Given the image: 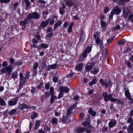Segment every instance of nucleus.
I'll return each mask as SVG.
<instances>
[{
  "instance_id": "obj_54",
  "label": "nucleus",
  "mask_w": 133,
  "mask_h": 133,
  "mask_svg": "<svg viewBox=\"0 0 133 133\" xmlns=\"http://www.w3.org/2000/svg\"><path fill=\"white\" fill-rule=\"evenodd\" d=\"M87 53L85 51H84L82 55V57L83 58H85L87 56Z\"/></svg>"
},
{
  "instance_id": "obj_14",
  "label": "nucleus",
  "mask_w": 133,
  "mask_h": 133,
  "mask_svg": "<svg viewBox=\"0 0 133 133\" xmlns=\"http://www.w3.org/2000/svg\"><path fill=\"white\" fill-rule=\"evenodd\" d=\"M117 121L115 119H113L109 122L108 126L110 128L114 127L116 124Z\"/></svg>"
},
{
  "instance_id": "obj_23",
  "label": "nucleus",
  "mask_w": 133,
  "mask_h": 133,
  "mask_svg": "<svg viewBox=\"0 0 133 133\" xmlns=\"http://www.w3.org/2000/svg\"><path fill=\"white\" fill-rule=\"evenodd\" d=\"M41 124V121L40 120H37L35 122V126L34 127V129L37 130L38 129L39 127L40 126Z\"/></svg>"
},
{
  "instance_id": "obj_25",
  "label": "nucleus",
  "mask_w": 133,
  "mask_h": 133,
  "mask_svg": "<svg viewBox=\"0 0 133 133\" xmlns=\"http://www.w3.org/2000/svg\"><path fill=\"white\" fill-rule=\"evenodd\" d=\"M62 23L61 21H59L56 22L54 25V30L55 29L57 28L60 26Z\"/></svg>"
},
{
  "instance_id": "obj_52",
  "label": "nucleus",
  "mask_w": 133,
  "mask_h": 133,
  "mask_svg": "<svg viewBox=\"0 0 133 133\" xmlns=\"http://www.w3.org/2000/svg\"><path fill=\"white\" fill-rule=\"evenodd\" d=\"M108 127L104 126L102 128V131L103 132H106L108 131Z\"/></svg>"
},
{
  "instance_id": "obj_26",
  "label": "nucleus",
  "mask_w": 133,
  "mask_h": 133,
  "mask_svg": "<svg viewBox=\"0 0 133 133\" xmlns=\"http://www.w3.org/2000/svg\"><path fill=\"white\" fill-rule=\"evenodd\" d=\"M125 96L127 97H128L129 100L131 99V96L129 90H125Z\"/></svg>"
},
{
  "instance_id": "obj_61",
  "label": "nucleus",
  "mask_w": 133,
  "mask_h": 133,
  "mask_svg": "<svg viewBox=\"0 0 133 133\" xmlns=\"http://www.w3.org/2000/svg\"><path fill=\"white\" fill-rule=\"evenodd\" d=\"M75 103L76 104H73L72 105H71V106L70 107V108H71L72 110H73V109L74 108H75L77 106V105H76L77 103V102H75Z\"/></svg>"
},
{
  "instance_id": "obj_39",
  "label": "nucleus",
  "mask_w": 133,
  "mask_h": 133,
  "mask_svg": "<svg viewBox=\"0 0 133 133\" xmlns=\"http://www.w3.org/2000/svg\"><path fill=\"white\" fill-rule=\"evenodd\" d=\"M50 95V93L48 91H45L44 92V96L45 98H47L49 97Z\"/></svg>"
},
{
  "instance_id": "obj_63",
  "label": "nucleus",
  "mask_w": 133,
  "mask_h": 133,
  "mask_svg": "<svg viewBox=\"0 0 133 133\" xmlns=\"http://www.w3.org/2000/svg\"><path fill=\"white\" fill-rule=\"evenodd\" d=\"M105 16L104 15H101L99 17V19L101 20H103L105 18Z\"/></svg>"
},
{
  "instance_id": "obj_35",
  "label": "nucleus",
  "mask_w": 133,
  "mask_h": 133,
  "mask_svg": "<svg viewBox=\"0 0 133 133\" xmlns=\"http://www.w3.org/2000/svg\"><path fill=\"white\" fill-rule=\"evenodd\" d=\"M17 72L16 71H14L12 74V77L13 78H17Z\"/></svg>"
},
{
  "instance_id": "obj_50",
  "label": "nucleus",
  "mask_w": 133,
  "mask_h": 133,
  "mask_svg": "<svg viewBox=\"0 0 133 133\" xmlns=\"http://www.w3.org/2000/svg\"><path fill=\"white\" fill-rule=\"evenodd\" d=\"M109 11V8L108 6L105 7L104 10V12L105 13H107Z\"/></svg>"
},
{
  "instance_id": "obj_38",
  "label": "nucleus",
  "mask_w": 133,
  "mask_h": 133,
  "mask_svg": "<svg viewBox=\"0 0 133 133\" xmlns=\"http://www.w3.org/2000/svg\"><path fill=\"white\" fill-rule=\"evenodd\" d=\"M16 111V109H13L10 111L8 112V113L10 115H13L15 114Z\"/></svg>"
},
{
  "instance_id": "obj_34",
  "label": "nucleus",
  "mask_w": 133,
  "mask_h": 133,
  "mask_svg": "<svg viewBox=\"0 0 133 133\" xmlns=\"http://www.w3.org/2000/svg\"><path fill=\"white\" fill-rule=\"evenodd\" d=\"M33 115L31 116V118L33 119L37 117L38 116L37 114L35 112H33Z\"/></svg>"
},
{
  "instance_id": "obj_62",
  "label": "nucleus",
  "mask_w": 133,
  "mask_h": 133,
  "mask_svg": "<svg viewBox=\"0 0 133 133\" xmlns=\"http://www.w3.org/2000/svg\"><path fill=\"white\" fill-rule=\"evenodd\" d=\"M36 44H31V48H39V47H37L36 45Z\"/></svg>"
},
{
  "instance_id": "obj_3",
  "label": "nucleus",
  "mask_w": 133,
  "mask_h": 133,
  "mask_svg": "<svg viewBox=\"0 0 133 133\" xmlns=\"http://www.w3.org/2000/svg\"><path fill=\"white\" fill-rule=\"evenodd\" d=\"M127 123H130L127 128L128 133H133V119L131 117H130L127 121Z\"/></svg>"
},
{
  "instance_id": "obj_29",
  "label": "nucleus",
  "mask_w": 133,
  "mask_h": 133,
  "mask_svg": "<svg viewBox=\"0 0 133 133\" xmlns=\"http://www.w3.org/2000/svg\"><path fill=\"white\" fill-rule=\"evenodd\" d=\"M73 2L71 0H68L66 2V5L67 6L71 7L73 5Z\"/></svg>"
},
{
  "instance_id": "obj_11",
  "label": "nucleus",
  "mask_w": 133,
  "mask_h": 133,
  "mask_svg": "<svg viewBox=\"0 0 133 133\" xmlns=\"http://www.w3.org/2000/svg\"><path fill=\"white\" fill-rule=\"evenodd\" d=\"M113 12L116 15L119 14L121 11V10L118 6H116L114 7L112 10Z\"/></svg>"
},
{
  "instance_id": "obj_57",
  "label": "nucleus",
  "mask_w": 133,
  "mask_h": 133,
  "mask_svg": "<svg viewBox=\"0 0 133 133\" xmlns=\"http://www.w3.org/2000/svg\"><path fill=\"white\" fill-rule=\"evenodd\" d=\"M43 84L44 83L43 82H41L39 84L37 87V88L39 89L41 88L43 85Z\"/></svg>"
},
{
  "instance_id": "obj_33",
  "label": "nucleus",
  "mask_w": 133,
  "mask_h": 133,
  "mask_svg": "<svg viewBox=\"0 0 133 133\" xmlns=\"http://www.w3.org/2000/svg\"><path fill=\"white\" fill-rule=\"evenodd\" d=\"M6 104L4 100L2 98H0V105L4 106Z\"/></svg>"
},
{
  "instance_id": "obj_18",
  "label": "nucleus",
  "mask_w": 133,
  "mask_h": 133,
  "mask_svg": "<svg viewBox=\"0 0 133 133\" xmlns=\"http://www.w3.org/2000/svg\"><path fill=\"white\" fill-rule=\"evenodd\" d=\"M38 62H36L34 64L33 66V70L35 74L37 73V69L38 67Z\"/></svg>"
},
{
  "instance_id": "obj_31",
  "label": "nucleus",
  "mask_w": 133,
  "mask_h": 133,
  "mask_svg": "<svg viewBox=\"0 0 133 133\" xmlns=\"http://www.w3.org/2000/svg\"><path fill=\"white\" fill-rule=\"evenodd\" d=\"M19 76L20 80L21 81V82H22L23 83H25L26 82V80L25 79V78H24L23 74L22 73H19Z\"/></svg>"
},
{
  "instance_id": "obj_36",
  "label": "nucleus",
  "mask_w": 133,
  "mask_h": 133,
  "mask_svg": "<svg viewBox=\"0 0 133 133\" xmlns=\"http://www.w3.org/2000/svg\"><path fill=\"white\" fill-rule=\"evenodd\" d=\"M92 49V48L91 47L88 46L84 50L87 53L90 52Z\"/></svg>"
},
{
  "instance_id": "obj_45",
  "label": "nucleus",
  "mask_w": 133,
  "mask_h": 133,
  "mask_svg": "<svg viewBox=\"0 0 133 133\" xmlns=\"http://www.w3.org/2000/svg\"><path fill=\"white\" fill-rule=\"evenodd\" d=\"M30 73V72L29 71L27 72H26V75L25 76V80L26 79H29Z\"/></svg>"
},
{
  "instance_id": "obj_15",
  "label": "nucleus",
  "mask_w": 133,
  "mask_h": 133,
  "mask_svg": "<svg viewBox=\"0 0 133 133\" xmlns=\"http://www.w3.org/2000/svg\"><path fill=\"white\" fill-rule=\"evenodd\" d=\"M19 5V3L18 2H15L14 4H12L11 6V9L14 11H15L17 9L18 6Z\"/></svg>"
},
{
  "instance_id": "obj_49",
  "label": "nucleus",
  "mask_w": 133,
  "mask_h": 133,
  "mask_svg": "<svg viewBox=\"0 0 133 133\" xmlns=\"http://www.w3.org/2000/svg\"><path fill=\"white\" fill-rule=\"evenodd\" d=\"M41 47L43 49H46L48 48V46L47 45L45 44H41Z\"/></svg>"
},
{
  "instance_id": "obj_64",
  "label": "nucleus",
  "mask_w": 133,
  "mask_h": 133,
  "mask_svg": "<svg viewBox=\"0 0 133 133\" xmlns=\"http://www.w3.org/2000/svg\"><path fill=\"white\" fill-rule=\"evenodd\" d=\"M132 18H133V14L130 15L128 16V21H130L131 20Z\"/></svg>"
},
{
  "instance_id": "obj_46",
  "label": "nucleus",
  "mask_w": 133,
  "mask_h": 133,
  "mask_svg": "<svg viewBox=\"0 0 133 133\" xmlns=\"http://www.w3.org/2000/svg\"><path fill=\"white\" fill-rule=\"evenodd\" d=\"M50 87V84L49 82L45 84V88L46 90H48L49 88Z\"/></svg>"
},
{
  "instance_id": "obj_12",
  "label": "nucleus",
  "mask_w": 133,
  "mask_h": 133,
  "mask_svg": "<svg viewBox=\"0 0 133 133\" xmlns=\"http://www.w3.org/2000/svg\"><path fill=\"white\" fill-rule=\"evenodd\" d=\"M51 21L50 18H48L45 21L42 22L40 24V26L43 28H45L48 24L49 22Z\"/></svg>"
},
{
  "instance_id": "obj_43",
  "label": "nucleus",
  "mask_w": 133,
  "mask_h": 133,
  "mask_svg": "<svg viewBox=\"0 0 133 133\" xmlns=\"http://www.w3.org/2000/svg\"><path fill=\"white\" fill-rule=\"evenodd\" d=\"M59 11L60 14L61 15H62L64 13L65 10L61 8H60L59 9Z\"/></svg>"
},
{
  "instance_id": "obj_48",
  "label": "nucleus",
  "mask_w": 133,
  "mask_h": 133,
  "mask_svg": "<svg viewBox=\"0 0 133 133\" xmlns=\"http://www.w3.org/2000/svg\"><path fill=\"white\" fill-rule=\"evenodd\" d=\"M124 39L120 40L118 42V44L121 45L124 44Z\"/></svg>"
},
{
  "instance_id": "obj_20",
  "label": "nucleus",
  "mask_w": 133,
  "mask_h": 133,
  "mask_svg": "<svg viewBox=\"0 0 133 133\" xmlns=\"http://www.w3.org/2000/svg\"><path fill=\"white\" fill-rule=\"evenodd\" d=\"M86 129L85 128L80 127L77 128L76 131L78 133H81L84 132Z\"/></svg>"
},
{
  "instance_id": "obj_42",
  "label": "nucleus",
  "mask_w": 133,
  "mask_h": 133,
  "mask_svg": "<svg viewBox=\"0 0 133 133\" xmlns=\"http://www.w3.org/2000/svg\"><path fill=\"white\" fill-rule=\"evenodd\" d=\"M50 67L51 69H54L56 68L57 66V65L55 63L54 64L50 65Z\"/></svg>"
},
{
  "instance_id": "obj_58",
  "label": "nucleus",
  "mask_w": 133,
  "mask_h": 133,
  "mask_svg": "<svg viewBox=\"0 0 133 133\" xmlns=\"http://www.w3.org/2000/svg\"><path fill=\"white\" fill-rule=\"evenodd\" d=\"M74 99L75 101H77L80 98L79 96L78 95H76L74 96L73 98Z\"/></svg>"
},
{
  "instance_id": "obj_24",
  "label": "nucleus",
  "mask_w": 133,
  "mask_h": 133,
  "mask_svg": "<svg viewBox=\"0 0 133 133\" xmlns=\"http://www.w3.org/2000/svg\"><path fill=\"white\" fill-rule=\"evenodd\" d=\"M123 12L124 13V14L125 16H127L129 14L130 11L128 9L127 7H124L123 8Z\"/></svg>"
},
{
  "instance_id": "obj_51",
  "label": "nucleus",
  "mask_w": 133,
  "mask_h": 133,
  "mask_svg": "<svg viewBox=\"0 0 133 133\" xmlns=\"http://www.w3.org/2000/svg\"><path fill=\"white\" fill-rule=\"evenodd\" d=\"M8 65V63L6 61L3 62L2 63V65L3 66L5 67L7 66Z\"/></svg>"
},
{
  "instance_id": "obj_44",
  "label": "nucleus",
  "mask_w": 133,
  "mask_h": 133,
  "mask_svg": "<svg viewBox=\"0 0 133 133\" xmlns=\"http://www.w3.org/2000/svg\"><path fill=\"white\" fill-rule=\"evenodd\" d=\"M36 88L34 87H32L31 90V92L32 94H34L36 91Z\"/></svg>"
},
{
  "instance_id": "obj_19",
  "label": "nucleus",
  "mask_w": 133,
  "mask_h": 133,
  "mask_svg": "<svg viewBox=\"0 0 133 133\" xmlns=\"http://www.w3.org/2000/svg\"><path fill=\"white\" fill-rule=\"evenodd\" d=\"M97 81L98 79L97 78L95 77H94L92 81L89 83V84L90 86L92 85H93L96 84Z\"/></svg>"
},
{
  "instance_id": "obj_60",
  "label": "nucleus",
  "mask_w": 133,
  "mask_h": 133,
  "mask_svg": "<svg viewBox=\"0 0 133 133\" xmlns=\"http://www.w3.org/2000/svg\"><path fill=\"white\" fill-rule=\"evenodd\" d=\"M114 38L112 37L111 38L107 40V43L108 44L110 43L114 40Z\"/></svg>"
},
{
  "instance_id": "obj_56",
  "label": "nucleus",
  "mask_w": 133,
  "mask_h": 133,
  "mask_svg": "<svg viewBox=\"0 0 133 133\" xmlns=\"http://www.w3.org/2000/svg\"><path fill=\"white\" fill-rule=\"evenodd\" d=\"M63 96V93H62L61 92L58 94L57 98L58 99H59L62 97Z\"/></svg>"
},
{
  "instance_id": "obj_10",
  "label": "nucleus",
  "mask_w": 133,
  "mask_h": 133,
  "mask_svg": "<svg viewBox=\"0 0 133 133\" xmlns=\"http://www.w3.org/2000/svg\"><path fill=\"white\" fill-rule=\"evenodd\" d=\"M31 108V107L30 106H28L26 104L22 103L18 107V109L20 110H22L23 109H30Z\"/></svg>"
},
{
  "instance_id": "obj_13",
  "label": "nucleus",
  "mask_w": 133,
  "mask_h": 133,
  "mask_svg": "<svg viewBox=\"0 0 133 133\" xmlns=\"http://www.w3.org/2000/svg\"><path fill=\"white\" fill-rule=\"evenodd\" d=\"M95 64V62H92L91 63L90 65L86 66L85 68L86 71L87 72L90 71L93 67L94 66Z\"/></svg>"
},
{
  "instance_id": "obj_40",
  "label": "nucleus",
  "mask_w": 133,
  "mask_h": 133,
  "mask_svg": "<svg viewBox=\"0 0 133 133\" xmlns=\"http://www.w3.org/2000/svg\"><path fill=\"white\" fill-rule=\"evenodd\" d=\"M99 69H96L94 71L92 70L91 71L90 73L94 75H96L99 72Z\"/></svg>"
},
{
  "instance_id": "obj_4",
  "label": "nucleus",
  "mask_w": 133,
  "mask_h": 133,
  "mask_svg": "<svg viewBox=\"0 0 133 133\" xmlns=\"http://www.w3.org/2000/svg\"><path fill=\"white\" fill-rule=\"evenodd\" d=\"M41 15L38 12H34L32 14L30 13L28 15V17L30 20L31 19H37L40 18Z\"/></svg>"
},
{
  "instance_id": "obj_37",
  "label": "nucleus",
  "mask_w": 133,
  "mask_h": 133,
  "mask_svg": "<svg viewBox=\"0 0 133 133\" xmlns=\"http://www.w3.org/2000/svg\"><path fill=\"white\" fill-rule=\"evenodd\" d=\"M50 93L51 95H54V87H51L50 88Z\"/></svg>"
},
{
  "instance_id": "obj_30",
  "label": "nucleus",
  "mask_w": 133,
  "mask_h": 133,
  "mask_svg": "<svg viewBox=\"0 0 133 133\" xmlns=\"http://www.w3.org/2000/svg\"><path fill=\"white\" fill-rule=\"evenodd\" d=\"M130 0H119L118 4L119 5H122L124 4V2L125 1L126 2H128Z\"/></svg>"
},
{
  "instance_id": "obj_53",
  "label": "nucleus",
  "mask_w": 133,
  "mask_h": 133,
  "mask_svg": "<svg viewBox=\"0 0 133 133\" xmlns=\"http://www.w3.org/2000/svg\"><path fill=\"white\" fill-rule=\"evenodd\" d=\"M74 75V73L73 72H72L69 74L66 75V77L67 78H69L72 77Z\"/></svg>"
},
{
  "instance_id": "obj_28",
  "label": "nucleus",
  "mask_w": 133,
  "mask_h": 133,
  "mask_svg": "<svg viewBox=\"0 0 133 133\" xmlns=\"http://www.w3.org/2000/svg\"><path fill=\"white\" fill-rule=\"evenodd\" d=\"M74 23H71L70 24L68 28V32L69 33H71L72 31V27L74 25Z\"/></svg>"
},
{
  "instance_id": "obj_1",
  "label": "nucleus",
  "mask_w": 133,
  "mask_h": 133,
  "mask_svg": "<svg viewBox=\"0 0 133 133\" xmlns=\"http://www.w3.org/2000/svg\"><path fill=\"white\" fill-rule=\"evenodd\" d=\"M103 96L105 102H108L109 100L112 102L117 101L118 103L119 104H121V105H124V102L123 101L117 98H114L111 94L108 95L106 92H104L103 94Z\"/></svg>"
},
{
  "instance_id": "obj_16",
  "label": "nucleus",
  "mask_w": 133,
  "mask_h": 133,
  "mask_svg": "<svg viewBox=\"0 0 133 133\" xmlns=\"http://www.w3.org/2000/svg\"><path fill=\"white\" fill-rule=\"evenodd\" d=\"M82 125L84 127L87 128H92V127L90 124V123L87 121H85L82 123Z\"/></svg>"
},
{
  "instance_id": "obj_27",
  "label": "nucleus",
  "mask_w": 133,
  "mask_h": 133,
  "mask_svg": "<svg viewBox=\"0 0 133 133\" xmlns=\"http://www.w3.org/2000/svg\"><path fill=\"white\" fill-rule=\"evenodd\" d=\"M100 22L101 26L103 28V30L104 29L105 30L106 29V22L103 20H101Z\"/></svg>"
},
{
  "instance_id": "obj_59",
  "label": "nucleus",
  "mask_w": 133,
  "mask_h": 133,
  "mask_svg": "<svg viewBox=\"0 0 133 133\" xmlns=\"http://www.w3.org/2000/svg\"><path fill=\"white\" fill-rule=\"evenodd\" d=\"M32 43L35 44H37L38 42L37 40L34 39H32Z\"/></svg>"
},
{
  "instance_id": "obj_9",
  "label": "nucleus",
  "mask_w": 133,
  "mask_h": 133,
  "mask_svg": "<svg viewBox=\"0 0 133 133\" xmlns=\"http://www.w3.org/2000/svg\"><path fill=\"white\" fill-rule=\"evenodd\" d=\"M96 43L97 44H99V46L100 47L101 49H103L104 48V46L103 44V42L102 41L100 40L99 37H97L96 38L95 40Z\"/></svg>"
},
{
  "instance_id": "obj_7",
  "label": "nucleus",
  "mask_w": 133,
  "mask_h": 133,
  "mask_svg": "<svg viewBox=\"0 0 133 133\" xmlns=\"http://www.w3.org/2000/svg\"><path fill=\"white\" fill-rule=\"evenodd\" d=\"M18 98V97H16L10 100L8 102L9 105L11 106H13L16 105L17 103Z\"/></svg>"
},
{
  "instance_id": "obj_17",
  "label": "nucleus",
  "mask_w": 133,
  "mask_h": 133,
  "mask_svg": "<svg viewBox=\"0 0 133 133\" xmlns=\"http://www.w3.org/2000/svg\"><path fill=\"white\" fill-rule=\"evenodd\" d=\"M99 82L102 85L105 86L106 88H108V87L109 85L108 84L104 81L103 79L102 78L100 79Z\"/></svg>"
},
{
  "instance_id": "obj_21",
  "label": "nucleus",
  "mask_w": 133,
  "mask_h": 133,
  "mask_svg": "<svg viewBox=\"0 0 133 133\" xmlns=\"http://www.w3.org/2000/svg\"><path fill=\"white\" fill-rule=\"evenodd\" d=\"M83 64L80 63L76 65L75 67V69L78 71H80L82 69Z\"/></svg>"
},
{
  "instance_id": "obj_55",
  "label": "nucleus",
  "mask_w": 133,
  "mask_h": 133,
  "mask_svg": "<svg viewBox=\"0 0 133 133\" xmlns=\"http://www.w3.org/2000/svg\"><path fill=\"white\" fill-rule=\"evenodd\" d=\"M57 120L56 118H53L52 120V123L53 124H56L57 123Z\"/></svg>"
},
{
  "instance_id": "obj_32",
  "label": "nucleus",
  "mask_w": 133,
  "mask_h": 133,
  "mask_svg": "<svg viewBox=\"0 0 133 133\" xmlns=\"http://www.w3.org/2000/svg\"><path fill=\"white\" fill-rule=\"evenodd\" d=\"M72 110H73L70 108H69L68 109L67 111L66 117H68L71 114V111Z\"/></svg>"
},
{
  "instance_id": "obj_6",
  "label": "nucleus",
  "mask_w": 133,
  "mask_h": 133,
  "mask_svg": "<svg viewBox=\"0 0 133 133\" xmlns=\"http://www.w3.org/2000/svg\"><path fill=\"white\" fill-rule=\"evenodd\" d=\"M30 20L28 17L23 21H21L19 23V25L23 27L22 28V29L23 30H24L26 28V25L29 23V20Z\"/></svg>"
},
{
  "instance_id": "obj_47",
  "label": "nucleus",
  "mask_w": 133,
  "mask_h": 133,
  "mask_svg": "<svg viewBox=\"0 0 133 133\" xmlns=\"http://www.w3.org/2000/svg\"><path fill=\"white\" fill-rule=\"evenodd\" d=\"M72 19L76 20H79V18L78 16V15H76L72 17Z\"/></svg>"
},
{
  "instance_id": "obj_8",
  "label": "nucleus",
  "mask_w": 133,
  "mask_h": 133,
  "mask_svg": "<svg viewBox=\"0 0 133 133\" xmlns=\"http://www.w3.org/2000/svg\"><path fill=\"white\" fill-rule=\"evenodd\" d=\"M59 90H60V92H61L63 93L65 92L66 93H68L70 91V89L66 87H63L62 86H60L59 88Z\"/></svg>"
},
{
  "instance_id": "obj_41",
  "label": "nucleus",
  "mask_w": 133,
  "mask_h": 133,
  "mask_svg": "<svg viewBox=\"0 0 133 133\" xmlns=\"http://www.w3.org/2000/svg\"><path fill=\"white\" fill-rule=\"evenodd\" d=\"M11 0H0V3H4L5 4L8 3H9Z\"/></svg>"
},
{
  "instance_id": "obj_5",
  "label": "nucleus",
  "mask_w": 133,
  "mask_h": 133,
  "mask_svg": "<svg viewBox=\"0 0 133 133\" xmlns=\"http://www.w3.org/2000/svg\"><path fill=\"white\" fill-rule=\"evenodd\" d=\"M9 60L10 63L12 65L13 67H15V66H19L22 64V62L21 61L14 62L15 60L12 58H10Z\"/></svg>"
},
{
  "instance_id": "obj_22",
  "label": "nucleus",
  "mask_w": 133,
  "mask_h": 133,
  "mask_svg": "<svg viewBox=\"0 0 133 133\" xmlns=\"http://www.w3.org/2000/svg\"><path fill=\"white\" fill-rule=\"evenodd\" d=\"M57 99V97L54 95H51V97L50 98V102L51 104L54 103L55 100Z\"/></svg>"
},
{
  "instance_id": "obj_2",
  "label": "nucleus",
  "mask_w": 133,
  "mask_h": 133,
  "mask_svg": "<svg viewBox=\"0 0 133 133\" xmlns=\"http://www.w3.org/2000/svg\"><path fill=\"white\" fill-rule=\"evenodd\" d=\"M13 69L12 65H9L4 67L0 70V71L3 73H5L6 74L10 75Z\"/></svg>"
}]
</instances>
